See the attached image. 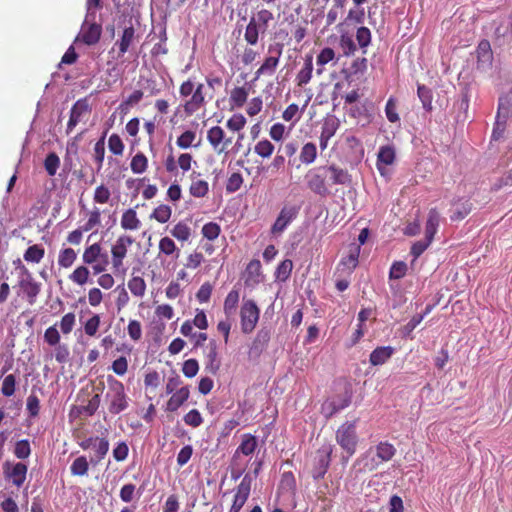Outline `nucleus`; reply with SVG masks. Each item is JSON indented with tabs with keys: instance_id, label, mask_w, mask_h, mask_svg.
Listing matches in <instances>:
<instances>
[{
	"instance_id": "f704fd0d",
	"label": "nucleus",
	"mask_w": 512,
	"mask_h": 512,
	"mask_svg": "<svg viewBox=\"0 0 512 512\" xmlns=\"http://www.w3.org/2000/svg\"><path fill=\"white\" fill-rule=\"evenodd\" d=\"M497 113L499 118L509 119L512 117V88L499 98Z\"/></svg>"
},
{
	"instance_id": "423d86ee",
	"label": "nucleus",
	"mask_w": 512,
	"mask_h": 512,
	"mask_svg": "<svg viewBox=\"0 0 512 512\" xmlns=\"http://www.w3.org/2000/svg\"><path fill=\"white\" fill-rule=\"evenodd\" d=\"M300 211V207L294 204H285L274 224L271 226V234L273 235H281L286 228L297 218Z\"/></svg>"
},
{
	"instance_id": "6ab92c4d",
	"label": "nucleus",
	"mask_w": 512,
	"mask_h": 512,
	"mask_svg": "<svg viewBox=\"0 0 512 512\" xmlns=\"http://www.w3.org/2000/svg\"><path fill=\"white\" fill-rule=\"evenodd\" d=\"M206 359V370H208L212 374H216L220 367L221 361L218 356V345L215 340H211L208 344V350L205 353Z\"/></svg>"
},
{
	"instance_id": "37998d69",
	"label": "nucleus",
	"mask_w": 512,
	"mask_h": 512,
	"mask_svg": "<svg viewBox=\"0 0 512 512\" xmlns=\"http://www.w3.org/2000/svg\"><path fill=\"white\" fill-rule=\"evenodd\" d=\"M130 167L132 172L135 174L144 173L148 168L147 157L142 152H138L132 157Z\"/></svg>"
},
{
	"instance_id": "bb28decb",
	"label": "nucleus",
	"mask_w": 512,
	"mask_h": 512,
	"mask_svg": "<svg viewBox=\"0 0 512 512\" xmlns=\"http://www.w3.org/2000/svg\"><path fill=\"white\" fill-rule=\"evenodd\" d=\"M440 223V214L436 208H431L425 225V238L433 241Z\"/></svg>"
},
{
	"instance_id": "4d7b16f0",
	"label": "nucleus",
	"mask_w": 512,
	"mask_h": 512,
	"mask_svg": "<svg viewBox=\"0 0 512 512\" xmlns=\"http://www.w3.org/2000/svg\"><path fill=\"white\" fill-rule=\"evenodd\" d=\"M60 159L54 152L49 153L44 161V167L49 176H54L59 168Z\"/></svg>"
},
{
	"instance_id": "20e7f679",
	"label": "nucleus",
	"mask_w": 512,
	"mask_h": 512,
	"mask_svg": "<svg viewBox=\"0 0 512 512\" xmlns=\"http://www.w3.org/2000/svg\"><path fill=\"white\" fill-rule=\"evenodd\" d=\"M260 309L252 299L244 300L240 307V326L244 334L252 333L259 321Z\"/></svg>"
},
{
	"instance_id": "4be33fe9",
	"label": "nucleus",
	"mask_w": 512,
	"mask_h": 512,
	"mask_svg": "<svg viewBox=\"0 0 512 512\" xmlns=\"http://www.w3.org/2000/svg\"><path fill=\"white\" fill-rule=\"evenodd\" d=\"M313 73V56L307 54L304 58L303 67L299 70L296 75L295 81L298 87L307 85L312 79Z\"/></svg>"
},
{
	"instance_id": "680f3d73",
	"label": "nucleus",
	"mask_w": 512,
	"mask_h": 512,
	"mask_svg": "<svg viewBox=\"0 0 512 512\" xmlns=\"http://www.w3.org/2000/svg\"><path fill=\"white\" fill-rule=\"evenodd\" d=\"M56 326H57V324H54V325L48 327L44 332V341L49 346H53V347L60 344V340H61L60 333Z\"/></svg>"
},
{
	"instance_id": "7ed1b4c3",
	"label": "nucleus",
	"mask_w": 512,
	"mask_h": 512,
	"mask_svg": "<svg viewBox=\"0 0 512 512\" xmlns=\"http://www.w3.org/2000/svg\"><path fill=\"white\" fill-rule=\"evenodd\" d=\"M357 420L346 421L336 431V441L349 456L356 452L358 436L356 432Z\"/></svg>"
},
{
	"instance_id": "c756f323",
	"label": "nucleus",
	"mask_w": 512,
	"mask_h": 512,
	"mask_svg": "<svg viewBox=\"0 0 512 512\" xmlns=\"http://www.w3.org/2000/svg\"><path fill=\"white\" fill-rule=\"evenodd\" d=\"M249 95V88L246 86L235 87L231 90L229 103L232 108H241L246 103Z\"/></svg>"
},
{
	"instance_id": "5fc2aeb1",
	"label": "nucleus",
	"mask_w": 512,
	"mask_h": 512,
	"mask_svg": "<svg viewBox=\"0 0 512 512\" xmlns=\"http://www.w3.org/2000/svg\"><path fill=\"white\" fill-rule=\"evenodd\" d=\"M201 232L204 238L213 241L220 235L221 228L216 222H208L203 225Z\"/></svg>"
},
{
	"instance_id": "338daca9",
	"label": "nucleus",
	"mask_w": 512,
	"mask_h": 512,
	"mask_svg": "<svg viewBox=\"0 0 512 512\" xmlns=\"http://www.w3.org/2000/svg\"><path fill=\"white\" fill-rule=\"evenodd\" d=\"M293 268V262L290 259L283 260L276 269V277L285 281L289 278Z\"/></svg>"
},
{
	"instance_id": "a211bd4d",
	"label": "nucleus",
	"mask_w": 512,
	"mask_h": 512,
	"mask_svg": "<svg viewBox=\"0 0 512 512\" xmlns=\"http://www.w3.org/2000/svg\"><path fill=\"white\" fill-rule=\"evenodd\" d=\"M189 193L195 198H204L209 193V183L201 178V174L193 172L190 175Z\"/></svg>"
},
{
	"instance_id": "e2e57ef3",
	"label": "nucleus",
	"mask_w": 512,
	"mask_h": 512,
	"mask_svg": "<svg viewBox=\"0 0 512 512\" xmlns=\"http://www.w3.org/2000/svg\"><path fill=\"white\" fill-rule=\"evenodd\" d=\"M243 184L242 174L239 172L232 173L226 182V191L228 193H234L238 191Z\"/></svg>"
},
{
	"instance_id": "c85d7f7f",
	"label": "nucleus",
	"mask_w": 512,
	"mask_h": 512,
	"mask_svg": "<svg viewBox=\"0 0 512 512\" xmlns=\"http://www.w3.org/2000/svg\"><path fill=\"white\" fill-rule=\"evenodd\" d=\"M135 38V29L132 24L130 26L125 27L122 33L120 40L116 42L115 45L119 48L118 55L123 56L128 50L131 44L133 43Z\"/></svg>"
},
{
	"instance_id": "473e14b6",
	"label": "nucleus",
	"mask_w": 512,
	"mask_h": 512,
	"mask_svg": "<svg viewBox=\"0 0 512 512\" xmlns=\"http://www.w3.org/2000/svg\"><path fill=\"white\" fill-rule=\"evenodd\" d=\"M101 257L103 258L102 246L100 245V243H93L84 249V252L82 254V261L83 264L85 265L94 264Z\"/></svg>"
},
{
	"instance_id": "774afa93",
	"label": "nucleus",
	"mask_w": 512,
	"mask_h": 512,
	"mask_svg": "<svg viewBox=\"0 0 512 512\" xmlns=\"http://www.w3.org/2000/svg\"><path fill=\"white\" fill-rule=\"evenodd\" d=\"M111 192L103 184L97 186L94 191L93 200L98 204H106L110 200Z\"/></svg>"
},
{
	"instance_id": "3c124183",
	"label": "nucleus",
	"mask_w": 512,
	"mask_h": 512,
	"mask_svg": "<svg viewBox=\"0 0 512 512\" xmlns=\"http://www.w3.org/2000/svg\"><path fill=\"white\" fill-rule=\"evenodd\" d=\"M105 156V134L94 145V160L97 163V171L103 166Z\"/></svg>"
},
{
	"instance_id": "58836bf2",
	"label": "nucleus",
	"mask_w": 512,
	"mask_h": 512,
	"mask_svg": "<svg viewBox=\"0 0 512 512\" xmlns=\"http://www.w3.org/2000/svg\"><path fill=\"white\" fill-rule=\"evenodd\" d=\"M224 137L225 132L220 126H213L207 131V140L216 151L224 141Z\"/></svg>"
},
{
	"instance_id": "bf43d9fd",
	"label": "nucleus",
	"mask_w": 512,
	"mask_h": 512,
	"mask_svg": "<svg viewBox=\"0 0 512 512\" xmlns=\"http://www.w3.org/2000/svg\"><path fill=\"white\" fill-rule=\"evenodd\" d=\"M417 94L425 110L432 109V92L425 85H418Z\"/></svg>"
},
{
	"instance_id": "b1692460",
	"label": "nucleus",
	"mask_w": 512,
	"mask_h": 512,
	"mask_svg": "<svg viewBox=\"0 0 512 512\" xmlns=\"http://www.w3.org/2000/svg\"><path fill=\"white\" fill-rule=\"evenodd\" d=\"M121 228L125 231H135L141 227V221L137 216L136 211L133 208L125 210L120 220Z\"/></svg>"
},
{
	"instance_id": "09e8293b",
	"label": "nucleus",
	"mask_w": 512,
	"mask_h": 512,
	"mask_svg": "<svg viewBox=\"0 0 512 512\" xmlns=\"http://www.w3.org/2000/svg\"><path fill=\"white\" fill-rule=\"evenodd\" d=\"M274 145L267 139H263L258 141L254 146V152L262 157L269 158L274 152Z\"/></svg>"
},
{
	"instance_id": "ea45409f",
	"label": "nucleus",
	"mask_w": 512,
	"mask_h": 512,
	"mask_svg": "<svg viewBox=\"0 0 512 512\" xmlns=\"http://www.w3.org/2000/svg\"><path fill=\"white\" fill-rule=\"evenodd\" d=\"M77 259V253L72 248H63L58 255V265L61 268H70Z\"/></svg>"
},
{
	"instance_id": "a878e982",
	"label": "nucleus",
	"mask_w": 512,
	"mask_h": 512,
	"mask_svg": "<svg viewBox=\"0 0 512 512\" xmlns=\"http://www.w3.org/2000/svg\"><path fill=\"white\" fill-rule=\"evenodd\" d=\"M240 299L239 289L233 288L226 296L223 304V311L227 318L235 315Z\"/></svg>"
},
{
	"instance_id": "393cba45",
	"label": "nucleus",
	"mask_w": 512,
	"mask_h": 512,
	"mask_svg": "<svg viewBox=\"0 0 512 512\" xmlns=\"http://www.w3.org/2000/svg\"><path fill=\"white\" fill-rule=\"evenodd\" d=\"M326 172L330 173L331 184L348 185L351 182V176L347 170L342 169L336 165L325 167Z\"/></svg>"
},
{
	"instance_id": "de8ad7c7",
	"label": "nucleus",
	"mask_w": 512,
	"mask_h": 512,
	"mask_svg": "<svg viewBox=\"0 0 512 512\" xmlns=\"http://www.w3.org/2000/svg\"><path fill=\"white\" fill-rule=\"evenodd\" d=\"M89 463L85 456L77 457L70 466L71 474L74 476H84L88 473Z\"/></svg>"
},
{
	"instance_id": "c9c22d12",
	"label": "nucleus",
	"mask_w": 512,
	"mask_h": 512,
	"mask_svg": "<svg viewBox=\"0 0 512 512\" xmlns=\"http://www.w3.org/2000/svg\"><path fill=\"white\" fill-rule=\"evenodd\" d=\"M250 19H254V23L261 30V34H265L269 27V22L273 19V14L267 9H261Z\"/></svg>"
},
{
	"instance_id": "412c9836",
	"label": "nucleus",
	"mask_w": 512,
	"mask_h": 512,
	"mask_svg": "<svg viewBox=\"0 0 512 512\" xmlns=\"http://www.w3.org/2000/svg\"><path fill=\"white\" fill-rule=\"evenodd\" d=\"M394 352L395 349L392 346H379L371 352L369 362L372 366L383 365L393 356Z\"/></svg>"
},
{
	"instance_id": "39448f33",
	"label": "nucleus",
	"mask_w": 512,
	"mask_h": 512,
	"mask_svg": "<svg viewBox=\"0 0 512 512\" xmlns=\"http://www.w3.org/2000/svg\"><path fill=\"white\" fill-rule=\"evenodd\" d=\"M134 243L130 235H120L111 247L112 267L114 272L125 273L124 259L127 256L128 248Z\"/></svg>"
},
{
	"instance_id": "e433bc0d",
	"label": "nucleus",
	"mask_w": 512,
	"mask_h": 512,
	"mask_svg": "<svg viewBox=\"0 0 512 512\" xmlns=\"http://www.w3.org/2000/svg\"><path fill=\"white\" fill-rule=\"evenodd\" d=\"M127 285L130 292L135 297L141 298L145 295L147 286L145 280L141 276H135L134 274H132V277L128 281Z\"/></svg>"
},
{
	"instance_id": "1a4fd4ad",
	"label": "nucleus",
	"mask_w": 512,
	"mask_h": 512,
	"mask_svg": "<svg viewBox=\"0 0 512 512\" xmlns=\"http://www.w3.org/2000/svg\"><path fill=\"white\" fill-rule=\"evenodd\" d=\"M283 46L282 44L276 43L274 46H269L268 52L271 54L266 57L262 65L255 72L256 78H259L262 75L272 76L280 61V57L282 55Z\"/></svg>"
},
{
	"instance_id": "052dcab7",
	"label": "nucleus",
	"mask_w": 512,
	"mask_h": 512,
	"mask_svg": "<svg viewBox=\"0 0 512 512\" xmlns=\"http://www.w3.org/2000/svg\"><path fill=\"white\" fill-rule=\"evenodd\" d=\"M247 121L246 118L242 114H233L226 122V127L234 132L241 131Z\"/></svg>"
},
{
	"instance_id": "6e6552de",
	"label": "nucleus",
	"mask_w": 512,
	"mask_h": 512,
	"mask_svg": "<svg viewBox=\"0 0 512 512\" xmlns=\"http://www.w3.org/2000/svg\"><path fill=\"white\" fill-rule=\"evenodd\" d=\"M91 113V106L87 98H81L77 100L71 110L70 117L67 123L66 133L70 134L73 129L84 120V118L88 117Z\"/></svg>"
},
{
	"instance_id": "dca6fc26",
	"label": "nucleus",
	"mask_w": 512,
	"mask_h": 512,
	"mask_svg": "<svg viewBox=\"0 0 512 512\" xmlns=\"http://www.w3.org/2000/svg\"><path fill=\"white\" fill-rule=\"evenodd\" d=\"M360 254V247L356 245H352L349 248L348 254L343 256L337 266V272L345 276H350L353 270L358 265V258Z\"/></svg>"
},
{
	"instance_id": "c03bdc74",
	"label": "nucleus",
	"mask_w": 512,
	"mask_h": 512,
	"mask_svg": "<svg viewBox=\"0 0 512 512\" xmlns=\"http://www.w3.org/2000/svg\"><path fill=\"white\" fill-rule=\"evenodd\" d=\"M317 157L316 145L312 142L304 144L300 152V161L303 164L309 165L315 161Z\"/></svg>"
},
{
	"instance_id": "13d9d810",
	"label": "nucleus",
	"mask_w": 512,
	"mask_h": 512,
	"mask_svg": "<svg viewBox=\"0 0 512 512\" xmlns=\"http://www.w3.org/2000/svg\"><path fill=\"white\" fill-rule=\"evenodd\" d=\"M101 223V212L99 208L95 207L92 211H90L88 215V219L85 224L82 226L83 231L88 232L94 229L96 226H99Z\"/></svg>"
},
{
	"instance_id": "6e6d98bb",
	"label": "nucleus",
	"mask_w": 512,
	"mask_h": 512,
	"mask_svg": "<svg viewBox=\"0 0 512 512\" xmlns=\"http://www.w3.org/2000/svg\"><path fill=\"white\" fill-rule=\"evenodd\" d=\"M14 455L18 459H26L31 454L30 442L27 439L19 440L15 443Z\"/></svg>"
},
{
	"instance_id": "5701e85b",
	"label": "nucleus",
	"mask_w": 512,
	"mask_h": 512,
	"mask_svg": "<svg viewBox=\"0 0 512 512\" xmlns=\"http://www.w3.org/2000/svg\"><path fill=\"white\" fill-rule=\"evenodd\" d=\"M190 390L188 386H184L175 391L167 401L166 410L174 412L178 410L189 398Z\"/></svg>"
},
{
	"instance_id": "cd10ccee",
	"label": "nucleus",
	"mask_w": 512,
	"mask_h": 512,
	"mask_svg": "<svg viewBox=\"0 0 512 512\" xmlns=\"http://www.w3.org/2000/svg\"><path fill=\"white\" fill-rule=\"evenodd\" d=\"M257 445V438L254 435L250 433L243 434L242 441L237 447L235 455L243 454L245 456H249L255 452Z\"/></svg>"
},
{
	"instance_id": "603ef678",
	"label": "nucleus",
	"mask_w": 512,
	"mask_h": 512,
	"mask_svg": "<svg viewBox=\"0 0 512 512\" xmlns=\"http://www.w3.org/2000/svg\"><path fill=\"white\" fill-rule=\"evenodd\" d=\"M171 235L180 241H187L191 236L190 227L184 222H178L171 230Z\"/></svg>"
},
{
	"instance_id": "8fccbe9b",
	"label": "nucleus",
	"mask_w": 512,
	"mask_h": 512,
	"mask_svg": "<svg viewBox=\"0 0 512 512\" xmlns=\"http://www.w3.org/2000/svg\"><path fill=\"white\" fill-rule=\"evenodd\" d=\"M339 46L345 56L353 55L357 50V45L353 41L352 37L347 33L340 36Z\"/></svg>"
},
{
	"instance_id": "f3484780",
	"label": "nucleus",
	"mask_w": 512,
	"mask_h": 512,
	"mask_svg": "<svg viewBox=\"0 0 512 512\" xmlns=\"http://www.w3.org/2000/svg\"><path fill=\"white\" fill-rule=\"evenodd\" d=\"M204 85L198 84L195 91L191 94V98L187 100L183 107L186 115L191 116L199 111L205 105V96L203 93Z\"/></svg>"
},
{
	"instance_id": "7c9ffc66",
	"label": "nucleus",
	"mask_w": 512,
	"mask_h": 512,
	"mask_svg": "<svg viewBox=\"0 0 512 512\" xmlns=\"http://www.w3.org/2000/svg\"><path fill=\"white\" fill-rule=\"evenodd\" d=\"M196 140V132L193 130H186L177 137L176 145L178 148L183 150L189 149L191 147L197 148L200 145V140H198V142L195 143Z\"/></svg>"
},
{
	"instance_id": "f257e3e1",
	"label": "nucleus",
	"mask_w": 512,
	"mask_h": 512,
	"mask_svg": "<svg viewBox=\"0 0 512 512\" xmlns=\"http://www.w3.org/2000/svg\"><path fill=\"white\" fill-rule=\"evenodd\" d=\"M108 391L105 395V400L108 405L109 413L117 415L125 411L129 407V397L126 394L124 384L109 375L107 377Z\"/></svg>"
},
{
	"instance_id": "f03ea898",
	"label": "nucleus",
	"mask_w": 512,
	"mask_h": 512,
	"mask_svg": "<svg viewBox=\"0 0 512 512\" xmlns=\"http://www.w3.org/2000/svg\"><path fill=\"white\" fill-rule=\"evenodd\" d=\"M17 288L18 296L26 300L29 305H34L41 293L42 284L36 281L33 274L24 265H22L20 267Z\"/></svg>"
},
{
	"instance_id": "4468645a",
	"label": "nucleus",
	"mask_w": 512,
	"mask_h": 512,
	"mask_svg": "<svg viewBox=\"0 0 512 512\" xmlns=\"http://www.w3.org/2000/svg\"><path fill=\"white\" fill-rule=\"evenodd\" d=\"M375 452L378 461L375 462V459L373 458L370 464H365V468H367L369 471L375 470L383 462L390 461L394 457L396 449L392 444L384 441L376 445Z\"/></svg>"
},
{
	"instance_id": "49530a36",
	"label": "nucleus",
	"mask_w": 512,
	"mask_h": 512,
	"mask_svg": "<svg viewBox=\"0 0 512 512\" xmlns=\"http://www.w3.org/2000/svg\"><path fill=\"white\" fill-rule=\"evenodd\" d=\"M260 34L261 30L254 23V19H250L244 33V39L247 42V44L251 46L256 45L258 43Z\"/></svg>"
},
{
	"instance_id": "9b49d317",
	"label": "nucleus",
	"mask_w": 512,
	"mask_h": 512,
	"mask_svg": "<svg viewBox=\"0 0 512 512\" xmlns=\"http://www.w3.org/2000/svg\"><path fill=\"white\" fill-rule=\"evenodd\" d=\"M27 471V465L22 462L13 464L9 461H6L3 465V474L5 479L11 481L18 488L24 484Z\"/></svg>"
},
{
	"instance_id": "69168bd1",
	"label": "nucleus",
	"mask_w": 512,
	"mask_h": 512,
	"mask_svg": "<svg viewBox=\"0 0 512 512\" xmlns=\"http://www.w3.org/2000/svg\"><path fill=\"white\" fill-rule=\"evenodd\" d=\"M93 449L98 460L104 459L109 450V441L106 438L95 437Z\"/></svg>"
},
{
	"instance_id": "0e129e2a",
	"label": "nucleus",
	"mask_w": 512,
	"mask_h": 512,
	"mask_svg": "<svg viewBox=\"0 0 512 512\" xmlns=\"http://www.w3.org/2000/svg\"><path fill=\"white\" fill-rule=\"evenodd\" d=\"M100 323V316L98 314H93L84 324L85 334L90 337L95 336L100 327Z\"/></svg>"
},
{
	"instance_id": "f8f14e48",
	"label": "nucleus",
	"mask_w": 512,
	"mask_h": 512,
	"mask_svg": "<svg viewBox=\"0 0 512 512\" xmlns=\"http://www.w3.org/2000/svg\"><path fill=\"white\" fill-rule=\"evenodd\" d=\"M252 486V478L245 475L235 489L233 502L229 512H239L249 498Z\"/></svg>"
},
{
	"instance_id": "72a5a7b5",
	"label": "nucleus",
	"mask_w": 512,
	"mask_h": 512,
	"mask_svg": "<svg viewBox=\"0 0 512 512\" xmlns=\"http://www.w3.org/2000/svg\"><path fill=\"white\" fill-rule=\"evenodd\" d=\"M477 62L478 66L484 64H491L493 59V53L491 50V45L488 40H481L477 46Z\"/></svg>"
},
{
	"instance_id": "aec40b11",
	"label": "nucleus",
	"mask_w": 512,
	"mask_h": 512,
	"mask_svg": "<svg viewBox=\"0 0 512 512\" xmlns=\"http://www.w3.org/2000/svg\"><path fill=\"white\" fill-rule=\"evenodd\" d=\"M246 286H254L261 281V263L258 259L251 260L244 272Z\"/></svg>"
},
{
	"instance_id": "ddd939ff",
	"label": "nucleus",
	"mask_w": 512,
	"mask_h": 512,
	"mask_svg": "<svg viewBox=\"0 0 512 512\" xmlns=\"http://www.w3.org/2000/svg\"><path fill=\"white\" fill-rule=\"evenodd\" d=\"M331 453L332 449L330 447H323L317 451L315 464L311 472L315 480L323 478L326 474L331 461Z\"/></svg>"
},
{
	"instance_id": "2eb2a0df",
	"label": "nucleus",
	"mask_w": 512,
	"mask_h": 512,
	"mask_svg": "<svg viewBox=\"0 0 512 512\" xmlns=\"http://www.w3.org/2000/svg\"><path fill=\"white\" fill-rule=\"evenodd\" d=\"M351 404V396H336L331 399H327L321 405V413L328 419L331 418L337 412L345 409Z\"/></svg>"
},
{
	"instance_id": "864d4df0",
	"label": "nucleus",
	"mask_w": 512,
	"mask_h": 512,
	"mask_svg": "<svg viewBox=\"0 0 512 512\" xmlns=\"http://www.w3.org/2000/svg\"><path fill=\"white\" fill-rule=\"evenodd\" d=\"M76 324V315L73 312L66 313L64 316H62L59 327L61 332L64 335H68L72 332L74 326Z\"/></svg>"
},
{
	"instance_id": "2f4dec72",
	"label": "nucleus",
	"mask_w": 512,
	"mask_h": 512,
	"mask_svg": "<svg viewBox=\"0 0 512 512\" xmlns=\"http://www.w3.org/2000/svg\"><path fill=\"white\" fill-rule=\"evenodd\" d=\"M68 279L78 286H84L90 280V270L85 264L79 265L69 274Z\"/></svg>"
},
{
	"instance_id": "4c0bfd02",
	"label": "nucleus",
	"mask_w": 512,
	"mask_h": 512,
	"mask_svg": "<svg viewBox=\"0 0 512 512\" xmlns=\"http://www.w3.org/2000/svg\"><path fill=\"white\" fill-rule=\"evenodd\" d=\"M335 58V52L330 47L323 48L320 53L317 55L316 58V64H317V70L316 73L318 75H321L324 71V66L328 64L330 61H332Z\"/></svg>"
},
{
	"instance_id": "0eeeda50",
	"label": "nucleus",
	"mask_w": 512,
	"mask_h": 512,
	"mask_svg": "<svg viewBox=\"0 0 512 512\" xmlns=\"http://www.w3.org/2000/svg\"><path fill=\"white\" fill-rule=\"evenodd\" d=\"M326 168L319 167L310 170L306 175L308 188L317 195L325 197L329 195V190L326 185Z\"/></svg>"
},
{
	"instance_id": "a18cd8bd",
	"label": "nucleus",
	"mask_w": 512,
	"mask_h": 512,
	"mask_svg": "<svg viewBox=\"0 0 512 512\" xmlns=\"http://www.w3.org/2000/svg\"><path fill=\"white\" fill-rule=\"evenodd\" d=\"M371 39V31L367 27L361 26L357 29L356 40L359 48L362 49L363 54L366 53L367 47L371 44Z\"/></svg>"
},
{
	"instance_id": "9d476101",
	"label": "nucleus",
	"mask_w": 512,
	"mask_h": 512,
	"mask_svg": "<svg viewBox=\"0 0 512 512\" xmlns=\"http://www.w3.org/2000/svg\"><path fill=\"white\" fill-rule=\"evenodd\" d=\"M88 17L89 15L86 16V19L81 26V30L76 37V41L92 46L99 42L102 34V26L94 21L90 22Z\"/></svg>"
},
{
	"instance_id": "a19ab883",
	"label": "nucleus",
	"mask_w": 512,
	"mask_h": 512,
	"mask_svg": "<svg viewBox=\"0 0 512 512\" xmlns=\"http://www.w3.org/2000/svg\"><path fill=\"white\" fill-rule=\"evenodd\" d=\"M45 255V249L38 244H34L32 246H29L23 257L24 260L31 263H39Z\"/></svg>"
},
{
	"instance_id": "79ce46f5",
	"label": "nucleus",
	"mask_w": 512,
	"mask_h": 512,
	"mask_svg": "<svg viewBox=\"0 0 512 512\" xmlns=\"http://www.w3.org/2000/svg\"><path fill=\"white\" fill-rule=\"evenodd\" d=\"M172 215V209L169 205L161 204L157 206L150 215L151 219L156 220L157 222L164 224L167 223Z\"/></svg>"
}]
</instances>
